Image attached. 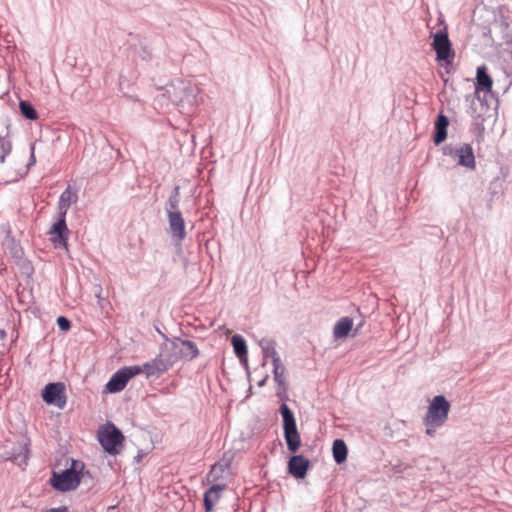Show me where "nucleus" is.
Listing matches in <instances>:
<instances>
[{
    "label": "nucleus",
    "mask_w": 512,
    "mask_h": 512,
    "mask_svg": "<svg viewBox=\"0 0 512 512\" xmlns=\"http://www.w3.org/2000/svg\"><path fill=\"white\" fill-rule=\"evenodd\" d=\"M84 463L71 460V466L62 472H53L50 483L58 491L67 492L75 490L80 482Z\"/></svg>",
    "instance_id": "f257e3e1"
},
{
    "label": "nucleus",
    "mask_w": 512,
    "mask_h": 512,
    "mask_svg": "<svg viewBox=\"0 0 512 512\" xmlns=\"http://www.w3.org/2000/svg\"><path fill=\"white\" fill-rule=\"evenodd\" d=\"M280 412L283 418V430L287 448L290 452L296 453L301 446V437L297 430L294 415L284 403L280 407Z\"/></svg>",
    "instance_id": "f03ea898"
},
{
    "label": "nucleus",
    "mask_w": 512,
    "mask_h": 512,
    "mask_svg": "<svg viewBox=\"0 0 512 512\" xmlns=\"http://www.w3.org/2000/svg\"><path fill=\"white\" fill-rule=\"evenodd\" d=\"M98 440L107 453L116 455L119 453V446L122 445L124 436L114 424L108 423L98 430Z\"/></svg>",
    "instance_id": "7ed1b4c3"
},
{
    "label": "nucleus",
    "mask_w": 512,
    "mask_h": 512,
    "mask_svg": "<svg viewBox=\"0 0 512 512\" xmlns=\"http://www.w3.org/2000/svg\"><path fill=\"white\" fill-rule=\"evenodd\" d=\"M450 407V403L444 396H435L428 406L424 419L429 420L431 424L443 425L448 419Z\"/></svg>",
    "instance_id": "20e7f679"
},
{
    "label": "nucleus",
    "mask_w": 512,
    "mask_h": 512,
    "mask_svg": "<svg viewBox=\"0 0 512 512\" xmlns=\"http://www.w3.org/2000/svg\"><path fill=\"white\" fill-rule=\"evenodd\" d=\"M432 47L436 52L437 60L452 64L455 53L446 31H438L433 36Z\"/></svg>",
    "instance_id": "39448f33"
},
{
    "label": "nucleus",
    "mask_w": 512,
    "mask_h": 512,
    "mask_svg": "<svg viewBox=\"0 0 512 512\" xmlns=\"http://www.w3.org/2000/svg\"><path fill=\"white\" fill-rule=\"evenodd\" d=\"M42 398L47 404H53L62 409L66 405L65 386L63 383H49L42 391Z\"/></svg>",
    "instance_id": "423d86ee"
},
{
    "label": "nucleus",
    "mask_w": 512,
    "mask_h": 512,
    "mask_svg": "<svg viewBox=\"0 0 512 512\" xmlns=\"http://www.w3.org/2000/svg\"><path fill=\"white\" fill-rule=\"evenodd\" d=\"M135 376H137V369L132 370L131 366L123 367L112 375L106 384V390L110 393L120 392L126 387L128 381Z\"/></svg>",
    "instance_id": "0eeeda50"
},
{
    "label": "nucleus",
    "mask_w": 512,
    "mask_h": 512,
    "mask_svg": "<svg viewBox=\"0 0 512 512\" xmlns=\"http://www.w3.org/2000/svg\"><path fill=\"white\" fill-rule=\"evenodd\" d=\"M310 467V461L303 455L292 456L287 465L288 473L296 479L305 478Z\"/></svg>",
    "instance_id": "6e6552de"
},
{
    "label": "nucleus",
    "mask_w": 512,
    "mask_h": 512,
    "mask_svg": "<svg viewBox=\"0 0 512 512\" xmlns=\"http://www.w3.org/2000/svg\"><path fill=\"white\" fill-rule=\"evenodd\" d=\"M49 234L50 240L52 241L55 247L67 248L68 229L64 217H60V219L53 224L49 231Z\"/></svg>",
    "instance_id": "1a4fd4ad"
},
{
    "label": "nucleus",
    "mask_w": 512,
    "mask_h": 512,
    "mask_svg": "<svg viewBox=\"0 0 512 512\" xmlns=\"http://www.w3.org/2000/svg\"><path fill=\"white\" fill-rule=\"evenodd\" d=\"M458 157V164L468 169L474 170L476 168V160L473 148L470 144L464 143L455 151Z\"/></svg>",
    "instance_id": "9d476101"
},
{
    "label": "nucleus",
    "mask_w": 512,
    "mask_h": 512,
    "mask_svg": "<svg viewBox=\"0 0 512 512\" xmlns=\"http://www.w3.org/2000/svg\"><path fill=\"white\" fill-rule=\"evenodd\" d=\"M226 484H214L204 494L205 512H212L214 505L220 500Z\"/></svg>",
    "instance_id": "9b49d317"
},
{
    "label": "nucleus",
    "mask_w": 512,
    "mask_h": 512,
    "mask_svg": "<svg viewBox=\"0 0 512 512\" xmlns=\"http://www.w3.org/2000/svg\"><path fill=\"white\" fill-rule=\"evenodd\" d=\"M265 357H270L273 364L274 379L280 385L284 384L285 367L275 349L265 350Z\"/></svg>",
    "instance_id": "f8f14e48"
},
{
    "label": "nucleus",
    "mask_w": 512,
    "mask_h": 512,
    "mask_svg": "<svg viewBox=\"0 0 512 512\" xmlns=\"http://www.w3.org/2000/svg\"><path fill=\"white\" fill-rule=\"evenodd\" d=\"M169 224L174 237L183 239L185 237V223L179 211H170Z\"/></svg>",
    "instance_id": "ddd939ff"
},
{
    "label": "nucleus",
    "mask_w": 512,
    "mask_h": 512,
    "mask_svg": "<svg viewBox=\"0 0 512 512\" xmlns=\"http://www.w3.org/2000/svg\"><path fill=\"white\" fill-rule=\"evenodd\" d=\"M448 126V117L440 113L435 122V134L433 137V141L436 145H439L446 140Z\"/></svg>",
    "instance_id": "4468645a"
},
{
    "label": "nucleus",
    "mask_w": 512,
    "mask_h": 512,
    "mask_svg": "<svg viewBox=\"0 0 512 512\" xmlns=\"http://www.w3.org/2000/svg\"><path fill=\"white\" fill-rule=\"evenodd\" d=\"M77 195L72 192L70 186L67 187V189L61 194L59 203H58V210L60 213V217L66 216V213L71 206L73 202H76Z\"/></svg>",
    "instance_id": "2eb2a0df"
},
{
    "label": "nucleus",
    "mask_w": 512,
    "mask_h": 512,
    "mask_svg": "<svg viewBox=\"0 0 512 512\" xmlns=\"http://www.w3.org/2000/svg\"><path fill=\"white\" fill-rule=\"evenodd\" d=\"M131 369H137V375L145 374L147 377L153 376L163 370L162 362L158 359L144 363L142 366H131Z\"/></svg>",
    "instance_id": "dca6fc26"
},
{
    "label": "nucleus",
    "mask_w": 512,
    "mask_h": 512,
    "mask_svg": "<svg viewBox=\"0 0 512 512\" xmlns=\"http://www.w3.org/2000/svg\"><path fill=\"white\" fill-rule=\"evenodd\" d=\"M476 90H481L485 92H490L493 86L492 78L487 74L486 67L481 66L477 68L476 73Z\"/></svg>",
    "instance_id": "f3484780"
},
{
    "label": "nucleus",
    "mask_w": 512,
    "mask_h": 512,
    "mask_svg": "<svg viewBox=\"0 0 512 512\" xmlns=\"http://www.w3.org/2000/svg\"><path fill=\"white\" fill-rule=\"evenodd\" d=\"M353 320L349 317H342L334 326L333 335L336 339H342L348 336L352 330Z\"/></svg>",
    "instance_id": "a211bd4d"
},
{
    "label": "nucleus",
    "mask_w": 512,
    "mask_h": 512,
    "mask_svg": "<svg viewBox=\"0 0 512 512\" xmlns=\"http://www.w3.org/2000/svg\"><path fill=\"white\" fill-rule=\"evenodd\" d=\"M333 457L336 463L341 464L347 459L348 449L342 439H336L332 446Z\"/></svg>",
    "instance_id": "6ab92c4d"
},
{
    "label": "nucleus",
    "mask_w": 512,
    "mask_h": 512,
    "mask_svg": "<svg viewBox=\"0 0 512 512\" xmlns=\"http://www.w3.org/2000/svg\"><path fill=\"white\" fill-rule=\"evenodd\" d=\"M231 343L233 345V349L235 354L242 359L243 357L247 356V346L246 342L240 335H234L231 338Z\"/></svg>",
    "instance_id": "aec40b11"
},
{
    "label": "nucleus",
    "mask_w": 512,
    "mask_h": 512,
    "mask_svg": "<svg viewBox=\"0 0 512 512\" xmlns=\"http://www.w3.org/2000/svg\"><path fill=\"white\" fill-rule=\"evenodd\" d=\"M181 355L187 358H195L198 355V349L196 345L191 341H181Z\"/></svg>",
    "instance_id": "412c9836"
},
{
    "label": "nucleus",
    "mask_w": 512,
    "mask_h": 512,
    "mask_svg": "<svg viewBox=\"0 0 512 512\" xmlns=\"http://www.w3.org/2000/svg\"><path fill=\"white\" fill-rule=\"evenodd\" d=\"M22 115L29 120H36L38 115L33 106L28 101H21L19 104Z\"/></svg>",
    "instance_id": "4be33fe9"
},
{
    "label": "nucleus",
    "mask_w": 512,
    "mask_h": 512,
    "mask_svg": "<svg viewBox=\"0 0 512 512\" xmlns=\"http://www.w3.org/2000/svg\"><path fill=\"white\" fill-rule=\"evenodd\" d=\"M424 421V424L426 426V433L427 435L429 436H434L435 432H436V429L440 426H442L441 424H431L429 422V420H423Z\"/></svg>",
    "instance_id": "5701e85b"
},
{
    "label": "nucleus",
    "mask_w": 512,
    "mask_h": 512,
    "mask_svg": "<svg viewBox=\"0 0 512 512\" xmlns=\"http://www.w3.org/2000/svg\"><path fill=\"white\" fill-rule=\"evenodd\" d=\"M57 324H58L59 328L64 331H66L70 328V321L64 316L58 317Z\"/></svg>",
    "instance_id": "b1692460"
},
{
    "label": "nucleus",
    "mask_w": 512,
    "mask_h": 512,
    "mask_svg": "<svg viewBox=\"0 0 512 512\" xmlns=\"http://www.w3.org/2000/svg\"><path fill=\"white\" fill-rule=\"evenodd\" d=\"M223 471V466L220 465V464H214L212 467H211V470L208 474V478H212V481H216L217 478L215 477V474L217 473V471Z\"/></svg>",
    "instance_id": "393cba45"
},
{
    "label": "nucleus",
    "mask_w": 512,
    "mask_h": 512,
    "mask_svg": "<svg viewBox=\"0 0 512 512\" xmlns=\"http://www.w3.org/2000/svg\"><path fill=\"white\" fill-rule=\"evenodd\" d=\"M484 139V126L482 124L478 125V134H477V141L482 142Z\"/></svg>",
    "instance_id": "a878e982"
}]
</instances>
